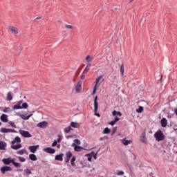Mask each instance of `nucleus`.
Listing matches in <instances>:
<instances>
[{
	"mask_svg": "<svg viewBox=\"0 0 177 177\" xmlns=\"http://www.w3.org/2000/svg\"><path fill=\"white\" fill-rule=\"evenodd\" d=\"M0 132H1L2 133H8L9 132H12V133H16V132L17 131L13 129H6L5 127H3L0 129Z\"/></svg>",
	"mask_w": 177,
	"mask_h": 177,
	"instance_id": "6",
	"label": "nucleus"
},
{
	"mask_svg": "<svg viewBox=\"0 0 177 177\" xmlns=\"http://www.w3.org/2000/svg\"><path fill=\"white\" fill-rule=\"evenodd\" d=\"M15 160H16V158H14V160H12V165H14V167L15 168H21V163H19L16 161H15Z\"/></svg>",
	"mask_w": 177,
	"mask_h": 177,
	"instance_id": "21",
	"label": "nucleus"
},
{
	"mask_svg": "<svg viewBox=\"0 0 177 177\" xmlns=\"http://www.w3.org/2000/svg\"><path fill=\"white\" fill-rule=\"evenodd\" d=\"M17 103L21 106V104H23V100H19Z\"/></svg>",
	"mask_w": 177,
	"mask_h": 177,
	"instance_id": "57",
	"label": "nucleus"
},
{
	"mask_svg": "<svg viewBox=\"0 0 177 177\" xmlns=\"http://www.w3.org/2000/svg\"><path fill=\"white\" fill-rule=\"evenodd\" d=\"M81 89H82V82L79 81L75 86V91L80 92V91H81Z\"/></svg>",
	"mask_w": 177,
	"mask_h": 177,
	"instance_id": "13",
	"label": "nucleus"
},
{
	"mask_svg": "<svg viewBox=\"0 0 177 177\" xmlns=\"http://www.w3.org/2000/svg\"><path fill=\"white\" fill-rule=\"evenodd\" d=\"M39 149V145H31L28 147V150H30V153H36L37 151Z\"/></svg>",
	"mask_w": 177,
	"mask_h": 177,
	"instance_id": "9",
	"label": "nucleus"
},
{
	"mask_svg": "<svg viewBox=\"0 0 177 177\" xmlns=\"http://www.w3.org/2000/svg\"><path fill=\"white\" fill-rule=\"evenodd\" d=\"M0 171L3 175H5L6 172H9V171H12V169L10 166L4 165L0 168Z\"/></svg>",
	"mask_w": 177,
	"mask_h": 177,
	"instance_id": "3",
	"label": "nucleus"
},
{
	"mask_svg": "<svg viewBox=\"0 0 177 177\" xmlns=\"http://www.w3.org/2000/svg\"><path fill=\"white\" fill-rule=\"evenodd\" d=\"M9 110H10V107H6L3 110V113H8V111H9Z\"/></svg>",
	"mask_w": 177,
	"mask_h": 177,
	"instance_id": "52",
	"label": "nucleus"
},
{
	"mask_svg": "<svg viewBox=\"0 0 177 177\" xmlns=\"http://www.w3.org/2000/svg\"><path fill=\"white\" fill-rule=\"evenodd\" d=\"M28 154V152L27 151V149H23L18 151H17V154H19L20 156H23V154Z\"/></svg>",
	"mask_w": 177,
	"mask_h": 177,
	"instance_id": "24",
	"label": "nucleus"
},
{
	"mask_svg": "<svg viewBox=\"0 0 177 177\" xmlns=\"http://www.w3.org/2000/svg\"><path fill=\"white\" fill-rule=\"evenodd\" d=\"M12 110H21V105L17 103V104L12 106Z\"/></svg>",
	"mask_w": 177,
	"mask_h": 177,
	"instance_id": "29",
	"label": "nucleus"
},
{
	"mask_svg": "<svg viewBox=\"0 0 177 177\" xmlns=\"http://www.w3.org/2000/svg\"><path fill=\"white\" fill-rule=\"evenodd\" d=\"M66 139H70V138H73V136H66Z\"/></svg>",
	"mask_w": 177,
	"mask_h": 177,
	"instance_id": "59",
	"label": "nucleus"
},
{
	"mask_svg": "<svg viewBox=\"0 0 177 177\" xmlns=\"http://www.w3.org/2000/svg\"><path fill=\"white\" fill-rule=\"evenodd\" d=\"M10 30H11L12 34L17 35L19 34V31H17V28L14 26H10Z\"/></svg>",
	"mask_w": 177,
	"mask_h": 177,
	"instance_id": "25",
	"label": "nucleus"
},
{
	"mask_svg": "<svg viewBox=\"0 0 177 177\" xmlns=\"http://www.w3.org/2000/svg\"><path fill=\"white\" fill-rule=\"evenodd\" d=\"M117 111L114 110L113 112H112V115H113V117H115V115H117Z\"/></svg>",
	"mask_w": 177,
	"mask_h": 177,
	"instance_id": "54",
	"label": "nucleus"
},
{
	"mask_svg": "<svg viewBox=\"0 0 177 177\" xmlns=\"http://www.w3.org/2000/svg\"><path fill=\"white\" fill-rule=\"evenodd\" d=\"M21 142V138L19 136H16L15 139L11 142V145H15V143H20Z\"/></svg>",
	"mask_w": 177,
	"mask_h": 177,
	"instance_id": "19",
	"label": "nucleus"
},
{
	"mask_svg": "<svg viewBox=\"0 0 177 177\" xmlns=\"http://www.w3.org/2000/svg\"><path fill=\"white\" fill-rule=\"evenodd\" d=\"M110 132H111V130L110 129H109V127H106L102 133H104V135H109V133H110Z\"/></svg>",
	"mask_w": 177,
	"mask_h": 177,
	"instance_id": "31",
	"label": "nucleus"
},
{
	"mask_svg": "<svg viewBox=\"0 0 177 177\" xmlns=\"http://www.w3.org/2000/svg\"><path fill=\"white\" fill-rule=\"evenodd\" d=\"M160 124L162 128H167V125H168V120L165 118H162L160 120Z\"/></svg>",
	"mask_w": 177,
	"mask_h": 177,
	"instance_id": "12",
	"label": "nucleus"
},
{
	"mask_svg": "<svg viewBox=\"0 0 177 177\" xmlns=\"http://www.w3.org/2000/svg\"><path fill=\"white\" fill-rule=\"evenodd\" d=\"M116 175H118V176H121L124 175V171H120L116 174Z\"/></svg>",
	"mask_w": 177,
	"mask_h": 177,
	"instance_id": "49",
	"label": "nucleus"
},
{
	"mask_svg": "<svg viewBox=\"0 0 177 177\" xmlns=\"http://www.w3.org/2000/svg\"><path fill=\"white\" fill-rule=\"evenodd\" d=\"M17 115H19L22 118V120H24L25 121H27L28 120H30V117H32V113L26 116L25 115H21L19 113H17Z\"/></svg>",
	"mask_w": 177,
	"mask_h": 177,
	"instance_id": "11",
	"label": "nucleus"
},
{
	"mask_svg": "<svg viewBox=\"0 0 177 177\" xmlns=\"http://www.w3.org/2000/svg\"><path fill=\"white\" fill-rule=\"evenodd\" d=\"M120 120V118L115 116L113 121L117 124V122H118V121Z\"/></svg>",
	"mask_w": 177,
	"mask_h": 177,
	"instance_id": "53",
	"label": "nucleus"
},
{
	"mask_svg": "<svg viewBox=\"0 0 177 177\" xmlns=\"http://www.w3.org/2000/svg\"><path fill=\"white\" fill-rule=\"evenodd\" d=\"M65 158H64V161L66 164H68V162H70V160L71 159V157H73V153L71 151H67L65 153Z\"/></svg>",
	"mask_w": 177,
	"mask_h": 177,
	"instance_id": "4",
	"label": "nucleus"
},
{
	"mask_svg": "<svg viewBox=\"0 0 177 177\" xmlns=\"http://www.w3.org/2000/svg\"><path fill=\"white\" fill-rule=\"evenodd\" d=\"M91 69V64H87L85 69L83 71V74H88V71Z\"/></svg>",
	"mask_w": 177,
	"mask_h": 177,
	"instance_id": "27",
	"label": "nucleus"
},
{
	"mask_svg": "<svg viewBox=\"0 0 177 177\" xmlns=\"http://www.w3.org/2000/svg\"><path fill=\"white\" fill-rule=\"evenodd\" d=\"M17 49L19 50V55H20L21 50H23V46H19Z\"/></svg>",
	"mask_w": 177,
	"mask_h": 177,
	"instance_id": "51",
	"label": "nucleus"
},
{
	"mask_svg": "<svg viewBox=\"0 0 177 177\" xmlns=\"http://www.w3.org/2000/svg\"><path fill=\"white\" fill-rule=\"evenodd\" d=\"M0 120L2 122H8L9 121V120H8V115L6 114H2L0 117Z\"/></svg>",
	"mask_w": 177,
	"mask_h": 177,
	"instance_id": "17",
	"label": "nucleus"
},
{
	"mask_svg": "<svg viewBox=\"0 0 177 177\" xmlns=\"http://www.w3.org/2000/svg\"><path fill=\"white\" fill-rule=\"evenodd\" d=\"M81 80H85V75H82L80 77Z\"/></svg>",
	"mask_w": 177,
	"mask_h": 177,
	"instance_id": "56",
	"label": "nucleus"
},
{
	"mask_svg": "<svg viewBox=\"0 0 177 177\" xmlns=\"http://www.w3.org/2000/svg\"><path fill=\"white\" fill-rule=\"evenodd\" d=\"M63 157H64V153H59L55 156V161H63Z\"/></svg>",
	"mask_w": 177,
	"mask_h": 177,
	"instance_id": "15",
	"label": "nucleus"
},
{
	"mask_svg": "<svg viewBox=\"0 0 177 177\" xmlns=\"http://www.w3.org/2000/svg\"><path fill=\"white\" fill-rule=\"evenodd\" d=\"M115 132H117V127H114L113 129L111 136H113V135H114V133H115Z\"/></svg>",
	"mask_w": 177,
	"mask_h": 177,
	"instance_id": "46",
	"label": "nucleus"
},
{
	"mask_svg": "<svg viewBox=\"0 0 177 177\" xmlns=\"http://www.w3.org/2000/svg\"><path fill=\"white\" fill-rule=\"evenodd\" d=\"M17 171H19L20 172H23V169H19Z\"/></svg>",
	"mask_w": 177,
	"mask_h": 177,
	"instance_id": "63",
	"label": "nucleus"
},
{
	"mask_svg": "<svg viewBox=\"0 0 177 177\" xmlns=\"http://www.w3.org/2000/svg\"><path fill=\"white\" fill-rule=\"evenodd\" d=\"M103 78V75H100L99 76L96 80H95V85L97 86V85H100V83L99 82V81L101 80V79Z\"/></svg>",
	"mask_w": 177,
	"mask_h": 177,
	"instance_id": "35",
	"label": "nucleus"
},
{
	"mask_svg": "<svg viewBox=\"0 0 177 177\" xmlns=\"http://www.w3.org/2000/svg\"><path fill=\"white\" fill-rule=\"evenodd\" d=\"M7 100H8L9 102H10V100H13V95H12L11 91H9L7 93Z\"/></svg>",
	"mask_w": 177,
	"mask_h": 177,
	"instance_id": "28",
	"label": "nucleus"
},
{
	"mask_svg": "<svg viewBox=\"0 0 177 177\" xmlns=\"http://www.w3.org/2000/svg\"><path fill=\"white\" fill-rule=\"evenodd\" d=\"M86 165H82V168H85Z\"/></svg>",
	"mask_w": 177,
	"mask_h": 177,
	"instance_id": "64",
	"label": "nucleus"
},
{
	"mask_svg": "<svg viewBox=\"0 0 177 177\" xmlns=\"http://www.w3.org/2000/svg\"><path fill=\"white\" fill-rule=\"evenodd\" d=\"M6 142L0 140V150H6Z\"/></svg>",
	"mask_w": 177,
	"mask_h": 177,
	"instance_id": "22",
	"label": "nucleus"
},
{
	"mask_svg": "<svg viewBox=\"0 0 177 177\" xmlns=\"http://www.w3.org/2000/svg\"><path fill=\"white\" fill-rule=\"evenodd\" d=\"M24 172H26V175H31V174H32V172H31V170H30V169H24Z\"/></svg>",
	"mask_w": 177,
	"mask_h": 177,
	"instance_id": "42",
	"label": "nucleus"
},
{
	"mask_svg": "<svg viewBox=\"0 0 177 177\" xmlns=\"http://www.w3.org/2000/svg\"><path fill=\"white\" fill-rule=\"evenodd\" d=\"M74 142L73 143H75V145H77V146H80V145H81V141L77 138V139H75L74 140Z\"/></svg>",
	"mask_w": 177,
	"mask_h": 177,
	"instance_id": "41",
	"label": "nucleus"
},
{
	"mask_svg": "<svg viewBox=\"0 0 177 177\" xmlns=\"http://www.w3.org/2000/svg\"><path fill=\"white\" fill-rule=\"evenodd\" d=\"M74 26H71V25H65V28H68L69 30H71L73 28Z\"/></svg>",
	"mask_w": 177,
	"mask_h": 177,
	"instance_id": "47",
	"label": "nucleus"
},
{
	"mask_svg": "<svg viewBox=\"0 0 177 177\" xmlns=\"http://www.w3.org/2000/svg\"><path fill=\"white\" fill-rule=\"evenodd\" d=\"M99 109V102H97V95L94 98V115L96 117H100V114L97 113Z\"/></svg>",
	"mask_w": 177,
	"mask_h": 177,
	"instance_id": "2",
	"label": "nucleus"
},
{
	"mask_svg": "<svg viewBox=\"0 0 177 177\" xmlns=\"http://www.w3.org/2000/svg\"><path fill=\"white\" fill-rule=\"evenodd\" d=\"M14 158H12L10 157L7 158H3L2 159V162L5 165H10V164H12Z\"/></svg>",
	"mask_w": 177,
	"mask_h": 177,
	"instance_id": "7",
	"label": "nucleus"
},
{
	"mask_svg": "<svg viewBox=\"0 0 177 177\" xmlns=\"http://www.w3.org/2000/svg\"><path fill=\"white\" fill-rule=\"evenodd\" d=\"M60 142H62V136L58 135V139L57 140V142L60 143Z\"/></svg>",
	"mask_w": 177,
	"mask_h": 177,
	"instance_id": "50",
	"label": "nucleus"
},
{
	"mask_svg": "<svg viewBox=\"0 0 177 177\" xmlns=\"http://www.w3.org/2000/svg\"><path fill=\"white\" fill-rule=\"evenodd\" d=\"M70 131H73V129L71 128V126H69V127H66V128L64 129V132H65L66 133H68L70 132Z\"/></svg>",
	"mask_w": 177,
	"mask_h": 177,
	"instance_id": "38",
	"label": "nucleus"
},
{
	"mask_svg": "<svg viewBox=\"0 0 177 177\" xmlns=\"http://www.w3.org/2000/svg\"><path fill=\"white\" fill-rule=\"evenodd\" d=\"M116 115H119V117H121V115H122V113L120 111H118Z\"/></svg>",
	"mask_w": 177,
	"mask_h": 177,
	"instance_id": "55",
	"label": "nucleus"
},
{
	"mask_svg": "<svg viewBox=\"0 0 177 177\" xmlns=\"http://www.w3.org/2000/svg\"><path fill=\"white\" fill-rule=\"evenodd\" d=\"M46 153H48V154H55L56 153V149H53L52 147H46L43 149Z\"/></svg>",
	"mask_w": 177,
	"mask_h": 177,
	"instance_id": "10",
	"label": "nucleus"
},
{
	"mask_svg": "<svg viewBox=\"0 0 177 177\" xmlns=\"http://www.w3.org/2000/svg\"><path fill=\"white\" fill-rule=\"evenodd\" d=\"M96 91H97V86L95 84L94 88L93 89L92 95H95V93H96Z\"/></svg>",
	"mask_w": 177,
	"mask_h": 177,
	"instance_id": "43",
	"label": "nucleus"
},
{
	"mask_svg": "<svg viewBox=\"0 0 177 177\" xmlns=\"http://www.w3.org/2000/svg\"><path fill=\"white\" fill-rule=\"evenodd\" d=\"M115 122L114 120H112L111 122H109V124L111 125V127H114V125H115Z\"/></svg>",
	"mask_w": 177,
	"mask_h": 177,
	"instance_id": "48",
	"label": "nucleus"
},
{
	"mask_svg": "<svg viewBox=\"0 0 177 177\" xmlns=\"http://www.w3.org/2000/svg\"><path fill=\"white\" fill-rule=\"evenodd\" d=\"M97 153H99V151H97V153L92 151L90 154H91V157H93L94 160H97Z\"/></svg>",
	"mask_w": 177,
	"mask_h": 177,
	"instance_id": "32",
	"label": "nucleus"
},
{
	"mask_svg": "<svg viewBox=\"0 0 177 177\" xmlns=\"http://www.w3.org/2000/svg\"><path fill=\"white\" fill-rule=\"evenodd\" d=\"M29 158L31 161H37L38 160L37 156L34 153L29 154Z\"/></svg>",
	"mask_w": 177,
	"mask_h": 177,
	"instance_id": "23",
	"label": "nucleus"
},
{
	"mask_svg": "<svg viewBox=\"0 0 177 177\" xmlns=\"http://www.w3.org/2000/svg\"><path fill=\"white\" fill-rule=\"evenodd\" d=\"M19 132L20 135H21V136H23V138H31L32 136L30 133V132L27 131L19 129Z\"/></svg>",
	"mask_w": 177,
	"mask_h": 177,
	"instance_id": "5",
	"label": "nucleus"
},
{
	"mask_svg": "<svg viewBox=\"0 0 177 177\" xmlns=\"http://www.w3.org/2000/svg\"><path fill=\"white\" fill-rule=\"evenodd\" d=\"M154 138L156 140V142H162L165 139V135H164V133H162V131L160 129L158 130L154 133Z\"/></svg>",
	"mask_w": 177,
	"mask_h": 177,
	"instance_id": "1",
	"label": "nucleus"
},
{
	"mask_svg": "<svg viewBox=\"0 0 177 177\" xmlns=\"http://www.w3.org/2000/svg\"><path fill=\"white\" fill-rule=\"evenodd\" d=\"M122 145H124V146H128V145H131V143H132V140H127V138H123L122 140Z\"/></svg>",
	"mask_w": 177,
	"mask_h": 177,
	"instance_id": "18",
	"label": "nucleus"
},
{
	"mask_svg": "<svg viewBox=\"0 0 177 177\" xmlns=\"http://www.w3.org/2000/svg\"><path fill=\"white\" fill-rule=\"evenodd\" d=\"M57 145V141L56 140H54L51 146H52V147H56Z\"/></svg>",
	"mask_w": 177,
	"mask_h": 177,
	"instance_id": "45",
	"label": "nucleus"
},
{
	"mask_svg": "<svg viewBox=\"0 0 177 177\" xmlns=\"http://www.w3.org/2000/svg\"><path fill=\"white\" fill-rule=\"evenodd\" d=\"M56 146H57V149H60V144H57Z\"/></svg>",
	"mask_w": 177,
	"mask_h": 177,
	"instance_id": "61",
	"label": "nucleus"
},
{
	"mask_svg": "<svg viewBox=\"0 0 177 177\" xmlns=\"http://www.w3.org/2000/svg\"><path fill=\"white\" fill-rule=\"evenodd\" d=\"M72 147H74L73 149H74L75 151H78V152L82 151V150H86V149H85L80 145H77L75 143L72 144Z\"/></svg>",
	"mask_w": 177,
	"mask_h": 177,
	"instance_id": "8",
	"label": "nucleus"
},
{
	"mask_svg": "<svg viewBox=\"0 0 177 177\" xmlns=\"http://www.w3.org/2000/svg\"><path fill=\"white\" fill-rule=\"evenodd\" d=\"M125 71L124 66V63H122L120 66V73L122 77H124V72Z\"/></svg>",
	"mask_w": 177,
	"mask_h": 177,
	"instance_id": "33",
	"label": "nucleus"
},
{
	"mask_svg": "<svg viewBox=\"0 0 177 177\" xmlns=\"http://www.w3.org/2000/svg\"><path fill=\"white\" fill-rule=\"evenodd\" d=\"M8 124H10L12 128H17V127H16V124H15V122L12 121L9 122Z\"/></svg>",
	"mask_w": 177,
	"mask_h": 177,
	"instance_id": "44",
	"label": "nucleus"
},
{
	"mask_svg": "<svg viewBox=\"0 0 177 177\" xmlns=\"http://www.w3.org/2000/svg\"><path fill=\"white\" fill-rule=\"evenodd\" d=\"M173 129H174V131H177V125H174Z\"/></svg>",
	"mask_w": 177,
	"mask_h": 177,
	"instance_id": "58",
	"label": "nucleus"
},
{
	"mask_svg": "<svg viewBox=\"0 0 177 177\" xmlns=\"http://www.w3.org/2000/svg\"><path fill=\"white\" fill-rule=\"evenodd\" d=\"M75 160H77V157H75V156H73V153H72V157L71 160V164L72 167H75Z\"/></svg>",
	"mask_w": 177,
	"mask_h": 177,
	"instance_id": "26",
	"label": "nucleus"
},
{
	"mask_svg": "<svg viewBox=\"0 0 177 177\" xmlns=\"http://www.w3.org/2000/svg\"><path fill=\"white\" fill-rule=\"evenodd\" d=\"M92 60H93V57H91V55H87L86 57V61L87 62V63H91Z\"/></svg>",
	"mask_w": 177,
	"mask_h": 177,
	"instance_id": "36",
	"label": "nucleus"
},
{
	"mask_svg": "<svg viewBox=\"0 0 177 177\" xmlns=\"http://www.w3.org/2000/svg\"><path fill=\"white\" fill-rule=\"evenodd\" d=\"M23 109H28V104L27 102L22 103V106H21V110Z\"/></svg>",
	"mask_w": 177,
	"mask_h": 177,
	"instance_id": "37",
	"label": "nucleus"
},
{
	"mask_svg": "<svg viewBox=\"0 0 177 177\" xmlns=\"http://www.w3.org/2000/svg\"><path fill=\"white\" fill-rule=\"evenodd\" d=\"M21 144H17L16 145L12 144L11 145V149H12V150H19V149H21Z\"/></svg>",
	"mask_w": 177,
	"mask_h": 177,
	"instance_id": "20",
	"label": "nucleus"
},
{
	"mask_svg": "<svg viewBox=\"0 0 177 177\" xmlns=\"http://www.w3.org/2000/svg\"><path fill=\"white\" fill-rule=\"evenodd\" d=\"M140 142H142V143H146V132H142L141 133V136H140Z\"/></svg>",
	"mask_w": 177,
	"mask_h": 177,
	"instance_id": "16",
	"label": "nucleus"
},
{
	"mask_svg": "<svg viewBox=\"0 0 177 177\" xmlns=\"http://www.w3.org/2000/svg\"><path fill=\"white\" fill-rule=\"evenodd\" d=\"M38 128H46L48 127V122L46 121H43L37 124Z\"/></svg>",
	"mask_w": 177,
	"mask_h": 177,
	"instance_id": "14",
	"label": "nucleus"
},
{
	"mask_svg": "<svg viewBox=\"0 0 177 177\" xmlns=\"http://www.w3.org/2000/svg\"><path fill=\"white\" fill-rule=\"evenodd\" d=\"M86 156L88 157V158H87L88 161L91 162H92V156L91 155V153L86 154Z\"/></svg>",
	"mask_w": 177,
	"mask_h": 177,
	"instance_id": "40",
	"label": "nucleus"
},
{
	"mask_svg": "<svg viewBox=\"0 0 177 177\" xmlns=\"http://www.w3.org/2000/svg\"><path fill=\"white\" fill-rule=\"evenodd\" d=\"M42 19V17H37L35 19V20H39V19Z\"/></svg>",
	"mask_w": 177,
	"mask_h": 177,
	"instance_id": "60",
	"label": "nucleus"
},
{
	"mask_svg": "<svg viewBox=\"0 0 177 177\" xmlns=\"http://www.w3.org/2000/svg\"><path fill=\"white\" fill-rule=\"evenodd\" d=\"M17 158H18V160L20 162H26V158H23L21 156H17Z\"/></svg>",
	"mask_w": 177,
	"mask_h": 177,
	"instance_id": "39",
	"label": "nucleus"
},
{
	"mask_svg": "<svg viewBox=\"0 0 177 177\" xmlns=\"http://www.w3.org/2000/svg\"><path fill=\"white\" fill-rule=\"evenodd\" d=\"M144 108L142 106H138V109H136V112L138 113V114H140L143 113Z\"/></svg>",
	"mask_w": 177,
	"mask_h": 177,
	"instance_id": "34",
	"label": "nucleus"
},
{
	"mask_svg": "<svg viewBox=\"0 0 177 177\" xmlns=\"http://www.w3.org/2000/svg\"><path fill=\"white\" fill-rule=\"evenodd\" d=\"M70 127L71 128H78V127H80V124L75 122H71Z\"/></svg>",
	"mask_w": 177,
	"mask_h": 177,
	"instance_id": "30",
	"label": "nucleus"
},
{
	"mask_svg": "<svg viewBox=\"0 0 177 177\" xmlns=\"http://www.w3.org/2000/svg\"><path fill=\"white\" fill-rule=\"evenodd\" d=\"M128 167L129 168L130 171H132V169L131 167V165H128Z\"/></svg>",
	"mask_w": 177,
	"mask_h": 177,
	"instance_id": "62",
	"label": "nucleus"
}]
</instances>
